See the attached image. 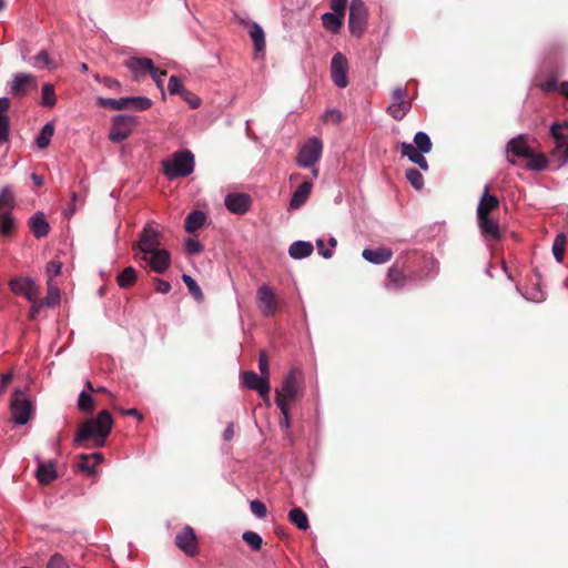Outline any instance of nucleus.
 I'll return each instance as SVG.
<instances>
[{"label":"nucleus","instance_id":"obj_1","mask_svg":"<svg viewBox=\"0 0 568 568\" xmlns=\"http://www.w3.org/2000/svg\"><path fill=\"white\" fill-rule=\"evenodd\" d=\"M112 426L111 414L108 410H102L95 419H88L83 423L74 437V444L80 446L85 440L93 439L95 447H102L111 433Z\"/></svg>","mask_w":568,"mask_h":568},{"label":"nucleus","instance_id":"obj_2","mask_svg":"<svg viewBox=\"0 0 568 568\" xmlns=\"http://www.w3.org/2000/svg\"><path fill=\"white\" fill-rule=\"evenodd\" d=\"M194 165V155L189 150L178 151L162 162L163 173L169 180L190 175Z\"/></svg>","mask_w":568,"mask_h":568},{"label":"nucleus","instance_id":"obj_3","mask_svg":"<svg viewBox=\"0 0 568 568\" xmlns=\"http://www.w3.org/2000/svg\"><path fill=\"white\" fill-rule=\"evenodd\" d=\"M34 406L26 394L19 389L14 390L11 400L12 420L17 425H26L33 415Z\"/></svg>","mask_w":568,"mask_h":568},{"label":"nucleus","instance_id":"obj_4","mask_svg":"<svg viewBox=\"0 0 568 568\" xmlns=\"http://www.w3.org/2000/svg\"><path fill=\"white\" fill-rule=\"evenodd\" d=\"M412 109V101L408 100L407 89L405 87H396L390 93V103L386 112L395 120H403Z\"/></svg>","mask_w":568,"mask_h":568},{"label":"nucleus","instance_id":"obj_5","mask_svg":"<svg viewBox=\"0 0 568 568\" xmlns=\"http://www.w3.org/2000/svg\"><path fill=\"white\" fill-rule=\"evenodd\" d=\"M368 10L363 0H351L348 28L353 36L361 38L366 29Z\"/></svg>","mask_w":568,"mask_h":568},{"label":"nucleus","instance_id":"obj_6","mask_svg":"<svg viewBox=\"0 0 568 568\" xmlns=\"http://www.w3.org/2000/svg\"><path fill=\"white\" fill-rule=\"evenodd\" d=\"M322 151V141L317 138L311 139L301 148L296 158L297 165L304 169L313 168L321 159Z\"/></svg>","mask_w":568,"mask_h":568},{"label":"nucleus","instance_id":"obj_7","mask_svg":"<svg viewBox=\"0 0 568 568\" xmlns=\"http://www.w3.org/2000/svg\"><path fill=\"white\" fill-rule=\"evenodd\" d=\"M256 304L265 317H273L280 310V304L273 288L266 284L261 285L256 291Z\"/></svg>","mask_w":568,"mask_h":568},{"label":"nucleus","instance_id":"obj_8","mask_svg":"<svg viewBox=\"0 0 568 568\" xmlns=\"http://www.w3.org/2000/svg\"><path fill=\"white\" fill-rule=\"evenodd\" d=\"M298 372L296 369L290 371L284 377L281 388L275 389V403L277 404L278 398L282 399V404L290 406L298 395Z\"/></svg>","mask_w":568,"mask_h":568},{"label":"nucleus","instance_id":"obj_9","mask_svg":"<svg viewBox=\"0 0 568 568\" xmlns=\"http://www.w3.org/2000/svg\"><path fill=\"white\" fill-rule=\"evenodd\" d=\"M135 119L129 114H118L113 118L109 139L114 143H120L132 133L135 126Z\"/></svg>","mask_w":568,"mask_h":568},{"label":"nucleus","instance_id":"obj_10","mask_svg":"<svg viewBox=\"0 0 568 568\" xmlns=\"http://www.w3.org/2000/svg\"><path fill=\"white\" fill-rule=\"evenodd\" d=\"M160 232L155 230L152 223H148L140 233V240L136 244L141 260H146L150 252L160 248Z\"/></svg>","mask_w":568,"mask_h":568},{"label":"nucleus","instance_id":"obj_11","mask_svg":"<svg viewBox=\"0 0 568 568\" xmlns=\"http://www.w3.org/2000/svg\"><path fill=\"white\" fill-rule=\"evenodd\" d=\"M10 290L16 294L33 301L36 296H40V288L32 277L18 276L9 281Z\"/></svg>","mask_w":568,"mask_h":568},{"label":"nucleus","instance_id":"obj_12","mask_svg":"<svg viewBox=\"0 0 568 568\" xmlns=\"http://www.w3.org/2000/svg\"><path fill=\"white\" fill-rule=\"evenodd\" d=\"M532 149L528 144V138L519 134L513 138L506 145V159L511 165H516L514 158H524L531 155Z\"/></svg>","mask_w":568,"mask_h":568},{"label":"nucleus","instance_id":"obj_13","mask_svg":"<svg viewBox=\"0 0 568 568\" xmlns=\"http://www.w3.org/2000/svg\"><path fill=\"white\" fill-rule=\"evenodd\" d=\"M348 61L346 57L337 52L331 61V77L337 88L344 89L348 85Z\"/></svg>","mask_w":568,"mask_h":568},{"label":"nucleus","instance_id":"obj_14","mask_svg":"<svg viewBox=\"0 0 568 568\" xmlns=\"http://www.w3.org/2000/svg\"><path fill=\"white\" fill-rule=\"evenodd\" d=\"M242 382L246 388L257 392L260 396H266L270 393V379L253 371L242 373Z\"/></svg>","mask_w":568,"mask_h":568},{"label":"nucleus","instance_id":"obj_15","mask_svg":"<svg viewBox=\"0 0 568 568\" xmlns=\"http://www.w3.org/2000/svg\"><path fill=\"white\" fill-rule=\"evenodd\" d=\"M176 546L186 555L194 556L197 551V539L194 530L185 526L175 538Z\"/></svg>","mask_w":568,"mask_h":568},{"label":"nucleus","instance_id":"obj_16","mask_svg":"<svg viewBox=\"0 0 568 568\" xmlns=\"http://www.w3.org/2000/svg\"><path fill=\"white\" fill-rule=\"evenodd\" d=\"M226 209L233 214H244L250 210L251 197L246 193H230L224 199Z\"/></svg>","mask_w":568,"mask_h":568},{"label":"nucleus","instance_id":"obj_17","mask_svg":"<svg viewBox=\"0 0 568 568\" xmlns=\"http://www.w3.org/2000/svg\"><path fill=\"white\" fill-rule=\"evenodd\" d=\"M550 133L555 140L556 149L561 153L564 161H568V123H554Z\"/></svg>","mask_w":568,"mask_h":568},{"label":"nucleus","instance_id":"obj_18","mask_svg":"<svg viewBox=\"0 0 568 568\" xmlns=\"http://www.w3.org/2000/svg\"><path fill=\"white\" fill-rule=\"evenodd\" d=\"M146 262L152 271L155 273H164L171 263L170 253L166 250L158 248L149 253L148 258L143 260Z\"/></svg>","mask_w":568,"mask_h":568},{"label":"nucleus","instance_id":"obj_19","mask_svg":"<svg viewBox=\"0 0 568 568\" xmlns=\"http://www.w3.org/2000/svg\"><path fill=\"white\" fill-rule=\"evenodd\" d=\"M124 65L132 72L135 79L149 73L150 70H153V61L149 58H136L131 57L125 60Z\"/></svg>","mask_w":568,"mask_h":568},{"label":"nucleus","instance_id":"obj_20","mask_svg":"<svg viewBox=\"0 0 568 568\" xmlns=\"http://www.w3.org/2000/svg\"><path fill=\"white\" fill-rule=\"evenodd\" d=\"M478 227L484 237L493 241H497L500 239V230L499 224L496 220L488 216H478L477 217Z\"/></svg>","mask_w":568,"mask_h":568},{"label":"nucleus","instance_id":"obj_21","mask_svg":"<svg viewBox=\"0 0 568 568\" xmlns=\"http://www.w3.org/2000/svg\"><path fill=\"white\" fill-rule=\"evenodd\" d=\"M362 256L365 261L372 264H384L392 260L393 251L388 247H378V248H365L362 252Z\"/></svg>","mask_w":568,"mask_h":568},{"label":"nucleus","instance_id":"obj_22","mask_svg":"<svg viewBox=\"0 0 568 568\" xmlns=\"http://www.w3.org/2000/svg\"><path fill=\"white\" fill-rule=\"evenodd\" d=\"M489 186L486 185L477 205V217L488 216L490 212L498 209L499 200L496 195L488 194Z\"/></svg>","mask_w":568,"mask_h":568},{"label":"nucleus","instance_id":"obj_23","mask_svg":"<svg viewBox=\"0 0 568 568\" xmlns=\"http://www.w3.org/2000/svg\"><path fill=\"white\" fill-rule=\"evenodd\" d=\"M29 226L34 237L41 239L48 235L50 225L42 212H37L29 220Z\"/></svg>","mask_w":568,"mask_h":568},{"label":"nucleus","instance_id":"obj_24","mask_svg":"<svg viewBox=\"0 0 568 568\" xmlns=\"http://www.w3.org/2000/svg\"><path fill=\"white\" fill-rule=\"evenodd\" d=\"M313 184L311 182H303L292 194L290 207L292 210L300 209L308 199Z\"/></svg>","mask_w":568,"mask_h":568},{"label":"nucleus","instance_id":"obj_25","mask_svg":"<svg viewBox=\"0 0 568 568\" xmlns=\"http://www.w3.org/2000/svg\"><path fill=\"white\" fill-rule=\"evenodd\" d=\"M57 469L54 462L39 463L36 477L41 484H49L57 478Z\"/></svg>","mask_w":568,"mask_h":568},{"label":"nucleus","instance_id":"obj_26","mask_svg":"<svg viewBox=\"0 0 568 568\" xmlns=\"http://www.w3.org/2000/svg\"><path fill=\"white\" fill-rule=\"evenodd\" d=\"M10 106V100L6 97L0 98V142H6L9 138V119L6 115Z\"/></svg>","mask_w":568,"mask_h":568},{"label":"nucleus","instance_id":"obj_27","mask_svg":"<svg viewBox=\"0 0 568 568\" xmlns=\"http://www.w3.org/2000/svg\"><path fill=\"white\" fill-rule=\"evenodd\" d=\"M313 252V245L306 241H295L290 245L288 254L292 258L301 260L310 256Z\"/></svg>","mask_w":568,"mask_h":568},{"label":"nucleus","instance_id":"obj_28","mask_svg":"<svg viewBox=\"0 0 568 568\" xmlns=\"http://www.w3.org/2000/svg\"><path fill=\"white\" fill-rule=\"evenodd\" d=\"M205 214L202 211H193L185 219V230L187 233H194L203 226Z\"/></svg>","mask_w":568,"mask_h":568},{"label":"nucleus","instance_id":"obj_29","mask_svg":"<svg viewBox=\"0 0 568 568\" xmlns=\"http://www.w3.org/2000/svg\"><path fill=\"white\" fill-rule=\"evenodd\" d=\"M343 21L344 18L336 13L325 12L322 14L324 28L332 33H337L341 30Z\"/></svg>","mask_w":568,"mask_h":568},{"label":"nucleus","instance_id":"obj_30","mask_svg":"<svg viewBox=\"0 0 568 568\" xmlns=\"http://www.w3.org/2000/svg\"><path fill=\"white\" fill-rule=\"evenodd\" d=\"M53 134H54L53 123L52 122L45 123L36 138L34 143H36L37 148L40 150L45 149L50 144Z\"/></svg>","mask_w":568,"mask_h":568},{"label":"nucleus","instance_id":"obj_31","mask_svg":"<svg viewBox=\"0 0 568 568\" xmlns=\"http://www.w3.org/2000/svg\"><path fill=\"white\" fill-rule=\"evenodd\" d=\"M528 160V163L526 165V169L530 171L540 172L547 169L549 161L542 153H535L531 151V155L526 158Z\"/></svg>","mask_w":568,"mask_h":568},{"label":"nucleus","instance_id":"obj_32","mask_svg":"<svg viewBox=\"0 0 568 568\" xmlns=\"http://www.w3.org/2000/svg\"><path fill=\"white\" fill-rule=\"evenodd\" d=\"M32 81V77L27 73H18L14 75L11 82V93L16 95H23L26 93V87Z\"/></svg>","mask_w":568,"mask_h":568},{"label":"nucleus","instance_id":"obj_33","mask_svg":"<svg viewBox=\"0 0 568 568\" xmlns=\"http://www.w3.org/2000/svg\"><path fill=\"white\" fill-rule=\"evenodd\" d=\"M250 37L257 52L265 49V34L262 27L256 22H252L250 26Z\"/></svg>","mask_w":568,"mask_h":568},{"label":"nucleus","instance_id":"obj_34","mask_svg":"<svg viewBox=\"0 0 568 568\" xmlns=\"http://www.w3.org/2000/svg\"><path fill=\"white\" fill-rule=\"evenodd\" d=\"M47 286L48 293L42 301L48 307H55L60 303V290L52 280L47 281Z\"/></svg>","mask_w":568,"mask_h":568},{"label":"nucleus","instance_id":"obj_35","mask_svg":"<svg viewBox=\"0 0 568 568\" xmlns=\"http://www.w3.org/2000/svg\"><path fill=\"white\" fill-rule=\"evenodd\" d=\"M288 518L301 530H306L310 528L307 515L301 508L291 509L288 513Z\"/></svg>","mask_w":568,"mask_h":568},{"label":"nucleus","instance_id":"obj_36","mask_svg":"<svg viewBox=\"0 0 568 568\" xmlns=\"http://www.w3.org/2000/svg\"><path fill=\"white\" fill-rule=\"evenodd\" d=\"M98 103L112 110H123L130 106L129 97L121 99L98 98Z\"/></svg>","mask_w":568,"mask_h":568},{"label":"nucleus","instance_id":"obj_37","mask_svg":"<svg viewBox=\"0 0 568 568\" xmlns=\"http://www.w3.org/2000/svg\"><path fill=\"white\" fill-rule=\"evenodd\" d=\"M135 281H136V271L132 266L125 267L118 275V284L122 288L132 286Z\"/></svg>","mask_w":568,"mask_h":568},{"label":"nucleus","instance_id":"obj_38","mask_svg":"<svg viewBox=\"0 0 568 568\" xmlns=\"http://www.w3.org/2000/svg\"><path fill=\"white\" fill-rule=\"evenodd\" d=\"M26 60L31 67L37 68V69H45V68L51 67V59H50L49 53L45 50H41L34 57H31Z\"/></svg>","mask_w":568,"mask_h":568},{"label":"nucleus","instance_id":"obj_39","mask_svg":"<svg viewBox=\"0 0 568 568\" xmlns=\"http://www.w3.org/2000/svg\"><path fill=\"white\" fill-rule=\"evenodd\" d=\"M414 145L423 153L432 151V141L429 135L424 131H418L414 136Z\"/></svg>","mask_w":568,"mask_h":568},{"label":"nucleus","instance_id":"obj_40","mask_svg":"<svg viewBox=\"0 0 568 568\" xmlns=\"http://www.w3.org/2000/svg\"><path fill=\"white\" fill-rule=\"evenodd\" d=\"M16 227V220L10 213L0 216V236H10Z\"/></svg>","mask_w":568,"mask_h":568},{"label":"nucleus","instance_id":"obj_41","mask_svg":"<svg viewBox=\"0 0 568 568\" xmlns=\"http://www.w3.org/2000/svg\"><path fill=\"white\" fill-rule=\"evenodd\" d=\"M566 247V235L564 233L557 234L552 243V254L558 263H561L564 260Z\"/></svg>","mask_w":568,"mask_h":568},{"label":"nucleus","instance_id":"obj_42","mask_svg":"<svg viewBox=\"0 0 568 568\" xmlns=\"http://www.w3.org/2000/svg\"><path fill=\"white\" fill-rule=\"evenodd\" d=\"M14 193L10 185H4L0 190V209H13L14 207Z\"/></svg>","mask_w":568,"mask_h":568},{"label":"nucleus","instance_id":"obj_43","mask_svg":"<svg viewBox=\"0 0 568 568\" xmlns=\"http://www.w3.org/2000/svg\"><path fill=\"white\" fill-rule=\"evenodd\" d=\"M182 281L187 286L189 292L193 295V297L201 302L203 300V293L197 283L194 281V278L191 275L183 274Z\"/></svg>","mask_w":568,"mask_h":568},{"label":"nucleus","instance_id":"obj_44","mask_svg":"<svg viewBox=\"0 0 568 568\" xmlns=\"http://www.w3.org/2000/svg\"><path fill=\"white\" fill-rule=\"evenodd\" d=\"M242 538L252 550L258 551L262 548L263 540H262V537L257 532L245 531L242 535Z\"/></svg>","mask_w":568,"mask_h":568},{"label":"nucleus","instance_id":"obj_45","mask_svg":"<svg viewBox=\"0 0 568 568\" xmlns=\"http://www.w3.org/2000/svg\"><path fill=\"white\" fill-rule=\"evenodd\" d=\"M400 153L407 156L413 163L423 154L414 144L408 142L400 143Z\"/></svg>","mask_w":568,"mask_h":568},{"label":"nucleus","instance_id":"obj_46","mask_svg":"<svg viewBox=\"0 0 568 568\" xmlns=\"http://www.w3.org/2000/svg\"><path fill=\"white\" fill-rule=\"evenodd\" d=\"M54 87L50 83L42 85V104L44 106H53L55 104Z\"/></svg>","mask_w":568,"mask_h":568},{"label":"nucleus","instance_id":"obj_47","mask_svg":"<svg viewBox=\"0 0 568 568\" xmlns=\"http://www.w3.org/2000/svg\"><path fill=\"white\" fill-rule=\"evenodd\" d=\"M406 179L409 181L410 185L416 190H420L424 186V178L422 173L416 169L407 170Z\"/></svg>","mask_w":568,"mask_h":568},{"label":"nucleus","instance_id":"obj_48","mask_svg":"<svg viewBox=\"0 0 568 568\" xmlns=\"http://www.w3.org/2000/svg\"><path fill=\"white\" fill-rule=\"evenodd\" d=\"M78 407L83 412H91L94 408L93 398L84 390L80 393L78 398Z\"/></svg>","mask_w":568,"mask_h":568},{"label":"nucleus","instance_id":"obj_49","mask_svg":"<svg viewBox=\"0 0 568 568\" xmlns=\"http://www.w3.org/2000/svg\"><path fill=\"white\" fill-rule=\"evenodd\" d=\"M130 106L138 111L148 110L152 105V101L145 97H129Z\"/></svg>","mask_w":568,"mask_h":568},{"label":"nucleus","instance_id":"obj_50","mask_svg":"<svg viewBox=\"0 0 568 568\" xmlns=\"http://www.w3.org/2000/svg\"><path fill=\"white\" fill-rule=\"evenodd\" d=\"M185 88L182 84L181 80L176 75H171L168 83V91L170 94H183L185 92Z\"/></svg>","mask_w":568,"mask_h":568},{"label":"nucleus","instance_id":"obj_51","mask_svg":"<svg viewBox=\"0 0 568 568\" xmlns=\"http://www.w3.org/2000/svg\"><path fill=\"white\" fill-rule=\"evenodd\" d=\"M387 276H388L389 282L395 287H402L405 284V276H404V274L399 270H397L395 267H390L388 270Z\"/></svg>","mask_w":568,"mask_h":568},{"label":"nucleus","instance_id":"obj_52","mask_svg":"<svg viewBox=\"0 0 568 568\" xmlns=\"http://www.w3.org/2000/svg\"><path fill=\"white\" fill-rule=\"evenodd\" d=\"M62 270V263L60 261H51L45 267L48 280H52L60 275Z\"/></svg>","mask_w":568,"mask_h":568},{"label":"nucleus","instance_id":"obj_53","mask_svg":"<svg viewBox=\"0 0 568 568\" xmlns=\"http://www.w3.org/2000/svg\"><path fill=\"white\" fill-rule=\"evenodd\" d=\"M276 405L280 408L282 416H283L280 420V426L282 429H288V427H290V415H288L290 406L282 404V399H280V398H278Z\"/></svg>","mask_w":568,"mask_h":568},{"label":"nucleus","instance_id":"obj_54","mask_svg":"<svg viewBox=\"0 0 568 568\" xmlns=\"http://www.w3.org/2000/svg\"><path fill=\"white\" fill-rule=\"evenodd\" d=\"M250 509L260 519L264 518L267 514L266 506L257 499L251 501Z\"/></svg>","mask_w":568,"mask_h":568},{"label":"nucleus","instance_id":"obj_55","mask_svg":"<svg viewBox=\"0 0 568 568\" xmlns=\"http://www.w3.org/2000/svg\"><path fill=\"white\" fill-rule=\"evenodd\" d=\"M47 568H70L64 557L60 554H54L50 557Z\"/></svg>","mask_w":568,"mask_h":568},{"label":"nucleus","instance_id":"obj_56","mask_svg":"<svg viewBox=\"0 0 568 568\" xmlns=\"http://www.w3.org/2000/svg\"><path fill=\"white\" fill-rule=\"evenodd\" d=\"M202 250H203V246L199 241H196L194 239L186 240L185 251L187 252V254H191V255L199 254L202 252Z\"/></svg>","mask_w":568,"mask_h":568},{"label":"nucleus","instance_id":"obj_57","mask_svg":"<svg viewBox=\"0 0 568 568\" xmlns=\"http://www.w3.org/2000/svg\"><path fill=\"white\" fill-rule=\"evenodd\" d=\"M182 98L185 102L189 103V105L192 108V109H197L200 105H201V98H199L197 95L193 94L192 92L185 90V92L182 94Z\"/></svg>","mask_w":568,"mask_h":568},{"label":"nucleus","instance_id":"obj_58","mask_svg":"<svg viewBox=\"0 0 568 568\" xmlns=\"http://www.w3.org/2000/svg\"><path fill=\"white\" fill-rule=\"evenodd\" d=\"M258 368H260L261 375H263L270 379L268 359H267L265 352H261V354H260Z\"/></svg>","mask_w":568,"mask_h":568},{"label":"nucleus","instance_id":"obj_59","mask_svg":"<svg viewBox=\"0 0 568 568\" xmlns=\"http://www.w3.org/2000/svg\"><path fill=\"white\" fill-rule=\"evenodd\" d=\"M346 4H347V0H332L331 1V9L333 10L332 13H336L344 18Z\"/></svg>","mask_w":568,"mask_h":568},{"label":"nucleus","instance_id":"obj_60","mask_svg":"<svg viewBox=\"0 0 568 568\" xmlns=\"http://www.w3.org/2000/svg\"><path fill=\"white\" fill-rule=\"evenodd\" d=\"M29 302L31 303L30 318L34 320L37 317V315L39 314L40 310L47 305L43 303V301L41 298H39V296H36V298L33 301H29Z\"/></svg>","mask_w":568,"mask_h":568},{"label":"nucleus","instance_id":"obj_61","mask_svg":"<svg viewBox=\"0 0 568 568\" xmlns=\"http://www.w3.org/2000/svg\"><path fill=\"white\" fill-rule=\"evenodd\" d=\"M89 460H90V456L89 455H85V454L80 455L79 468L81 470H83V471H87L89 475H93L94 474V466H91L89 464Z\"/></svg>","mask_w":568,"mask_h":568},{"label":"nucleus","instance_id":"obj_62","mask_svg":"<svg viewBox=\"0 0 568 568\" xmlns=\"http://www.w3.org/2000/svg\"><path fill=\"white\" fill-rule=\"evenodd\" d=\"M342 113L336 109L326 110L324 113V119L326 121H333L335 123H339L342 121Z\"/></svg>","mask_w":568,"mask_h":568},{"label":"nucleus","instance_id":"obj_63","mask_svg":"<svg viewBox=\"0 0 568 568\" xmlns=\"http://www.w3.org/2000/svg\"><path fill=\"white\" fill-rule=\"evenodd\" d=\"M149 74L152 77L153 81L156 83L159 88H162L163 77L166 74L165 71H159L154 65L153 70L149 71Z\"/></svg>","mask_w":568,"mask_h":568},{"label":"nucleus","instance_id":"obj_64","mask_svg":"<svg viewBox=\"0 0 568 568\" xmlns=\"http://www.w3.org/2000/svg\"><path fill=\"white\" fill-rule=\"evenodd\" d=\"M558 85H557V79L556 78H548L542 84H541V90L545 91V92H551V91H555V90H558Z\"/></svg>","mask_w":568,"mask_h":568}]
</instances>
